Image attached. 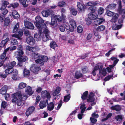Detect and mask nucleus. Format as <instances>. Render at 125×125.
Segmentation results:
<instances>
[{
    "mask_svg": "<svg viewBox=\"0 0 125 125\" xmlns=\"http://www.w3.org/2000/svg\"><path fill=\"white\" fill-rule=\"evenodd\" d=\"M106 12L107 13V15L111 17L114 14V12L110 11L109 10H106Z\"/></svg>",
    "mask_w": 125,
    "mask_h": 125,
    "instance_id": "obj_56",
    "label": "nucleus"
},
{
    "mask_svg": "<svg viewBox=\"0 0 125 125\" xmlns=\"http://www.w3.org/2000/svg\"><path fill=\"white\" fill-rule=\"evenodd\" d=\"M3 9V10L0 9V10L1 11V14L5 15L8 13V11L7 9H6V8L4 9Z\"/></svg>",
    "mask_w": 125,
    "mask_h": 125,
    "instance_id": "obj_55",
    "label": "nucleus"
},
{
    "mask_svg": "<svg viewBox=\"0 0 125 125\" xmlns=\"http://www.w3.org/2000/svg\"><path fill=\"white\" fill-rule=\"evenodd\" d=\"M9 2L6 0H3L1 2V6L0 9L3 10L7 7V5H9Z\"/></svg>",
    "mask_w": 125,
    "mask_h": 125,
    "instance_id": "obj_20",
    "label": "nucleus"
},
{
    "mask_svg": "<svg viewBox=\"0 0 125 125\" xmlns=\"http://www.w3.org/2000/svg\"><path fill=\"white\" fill-rule=\"evenodd\" d=\"M24 54L23 51H17L15 52L14 55L18 61L25 62L28 60V58L26 56L24 55Z\"/></svg>",
    "mask_w": 125,
    "mask_h": 125,
    "instance_id": "obj_4",
    "label": "nucleus"
},
{
    "mask_svg": "<svg viewBox=\"0 0 125 125\" xmlns=\"http://www.w3.org/2000/svg\"><path fill=\"white\" fill-rule=\"evenodd\" d=\"M97 10L96 7L94 6H90L88 8V10L90 11V13H94Z\"/></svg>",
    "mask_w": 125,
    "mask_h": 125,
    "instance_id": "obj_30",
    "label": "nucleus"
},
{
    "mask_svg": "<svg viewBox=\"0 0 125 125\" xmlns=\"http://www.w3.org/2000/svg\"><path fill=\"white\" fill-rule=\"evenodd\" d=\"M18 47L17 49L18 50L17 51H23V46L22 45L20 44L18 45L17 46Z\"/></svg>",
    "mask_w": 125,
    "mask_h": 125,
    "instance_id": "obj_64",
    "label": "nucleus"
},
{
    "mask_svg": "<svg viewBox=\"0 0 125 125\" xmlns=\"http://www.w3.org/2000/svg\"><path fill=\"white\" fill-rule=\"evenodd\" d=\"M41 96L42 98H46L48 99H49L51 97L50 93L46 90L42 91L41 93Z\"/></svg>",
    "mask_w": 125,
    "mask_h": 125,
    "instance_id": "obj_14",
    "label": "nucleus"
},
{
    "mask_svg": "<svg viewBox=\"0 0 125 125\" xmlns=\"http://www.w3.org/2000/svg\"><path fill=\"white\" fill-rule=\"evenodd\" d=\"M115 119L117 121H121L123 119L122 116L121 115H118L117 116H115Z\"/></svg>",
    "mask_w": 125,
    "mask_h": 125,
    "instance_id": "obj_49",
    "label": "nucleus"
},
{
    "mask_svg": "<svg viewBox=\"0 0 125 125\" xmlns=\"http://www.w3.org/2000/svg\"><path fill=\"white\" fill-rule=\"evenodd\" d=\"M85 7L86 6L84 4H83L79 2H77V9L80 13L83 12Z\"/></svg>",
    "mask_w": 125,
    "mask_h": 125,
    "instance_id": "obj_7",
    "label": "nucleus"
},
{
    "mask_svg": "<svg viewBox=\"0 0 125 125\" xmlns=\"http://www.w3.org/2000/svg\"><path fill=\"white\" fill-rule=\"evenodd\" d=\"M4 26H8L10 23V19L8 17H6L5 18L4 20Z\"/></svg>",
    "mask_w": 125,
    "mask_h": 125,
    "instance_id": "obj_28",
    "label": "nucleus"
},
{
    "mask_svg": "<svg viewBox=\"0 0 125 125\" xmlns=\"http://www.w3.org/2000/svg\"><path fill=\"white\" fill-rule=\"evenodd\" d=\"M27 98L26 95L22 94L20 92L14 93L12 94L11 96L12 102L18 106L21 105L22 101H25Z\"/></svg>",
    "mask_w": 125,
    "mask_h": 125,
    "instance_id": "obj_1",
    "label": "nucleus"
},
{
    "mask_svg": "<svg viewBox=\"0 0 125 125\" xmlns=\"http://www.w3.org/2000/svg\"><path fill=\"white\" fill-rule=\"evenodd\" d=\"M122 26V25L120 24L117 25L116 24L113 25L112 27V29L113 30H118L121 29Z\"/></svg>",
    "mask_w": 125,
    "mask_h": 125,
    "instance_id": "obj_27",
    "label": "nucleus"
},
{
    "mask_svg": "<svg viewBox=\"0 0 125 125\" xmlns=\"http://www.w3.org/2000/svg\"><path fill=\"white\" fill-rule=\"evenodd\" d=\"M90 120L91 122L93 123V125L97 121V120L96 119L92 117L90 118Z\"/></svg>",
    "mask_w": 125,
    "mask_h": 125,
    "instance_id": "obj_60",
    "label": "nucleus"
},
{
    "mask_svg": "<svg viewBox=\"0 0 125 125\" xmlns=\"http://www.w3.org/2000/svg\"><path fill=\"white\" fill-rule=\"evenodd\" d=\"M30 69L31 71L35 74L37 73L38 71L41 70L40 67L34 64H31Z\"/></svg>",
    "mask_w": 125,
    "mask_h": 125,
    "instance_id": "obj_6",
    "label": "nucleus"
},
{
    "mask_svg": "<svg viewBox=\"0 0 125 125\" xmlns=\"http://www.w3.org/2000/svg\"><path fill=\"white\" fill-rule=\"evenodd\" d=\"M88 17L92 20H95L98 17V16L95 13H90L89 14Z\"/></svg>",
    "mask_w": 125,
    "mask_h": 125,
    "instance_id": "obj_15",
    "label": "nucleus"
},
{
    "mask_svg": "<svg viewBox=\"0 0 125 125\" xmlns=\"http://www.w3.org/2000/svg\"><path fill=\"white\" fill-rule=\"evenodd\" d=\"M42 30H44L43 32L45 34V35L49 36V31L48 29H46V28L45 29H42Z\"/></svg>",
    "mask_w": 125,
    "mask_h": 125,
    "instance_id": "obj_63",
    "label": "nucleus"
},
{
    "mask_svg": "<svg viewBox=\"0 0 125 125\" xmlns=\"http://www.w3.org/2000/svg\"><path fill=\"white\" fill-rule=\"evenodd\" d=\"M20 3L21 4L24 8L27 7L28 6V4H26V1L27 0H18Z\"/></svg>",
    "mask_w": 125,
    "mask_h": 125,
    "instance_id": "obj_38",
    "label": "nucleus"
},
{
    "mask_svg": "<svg viewBox=\"0 0 125 125\" xmlns=\"http://www.w3.org/2000/svg\"><path fill=\"white\" fill-rule=\"evenodd\" d=\"M30 71L26 68L24 69L23 74L24 76H29L30 74Z\"/></svg>",
    "mask_w": 125,
    "mask_h": 125,
    "instance_id": "obj_33",
    "label": "nucleus"
},
{
    "mask_svg": "<svg viewBox=\"0 0 125 125\" xmlns=\"http://www.w3.org/2000/svg\"><path fill=\"white\" fill-rule=\"evenodd\" d=\"M35 20L36 21L34 22V23L41 32H42V29H45L47 27L46 25L44 23V20L39 16L36 17Z\"/></svg>",
    "mask_w": 125,
    "mask_h": 125,
    "instance_id": "obj_3",
    "label": "nucleus"
},
{
    "mask_svg": "<svg viewBox=\"0 0 125 125\" xmlns=\"http://www.w3.org/2000/svg\"><path fill=\"white\" fill-rule=\"evenodd\" d=\"M12 73V78L14 80H16L17 79V76L18 73V71L17 70H16L15 71H13Z\"/></svg>",
    "mask_w": 125,
    "mask_h": 125,
    "instance_id": "obj_36",
    "label": "nucleus"
},
{
    "mask_svg": "<svg viewBox=\"0 0 125 125\" xmlns=\"http://www.w3.org/2000/svg\"><path fill=\"white\" fill-rule=\"evenodd\" d=\"M116 4L114 3H112L106 7L105 9L106 10H112L114 9L115 8Z\"/></svg>",
    "mask_w": 125,
    "mask_h": 125,
    "instance_id": "obj_24",
    "label": "nucleus"
},
{
    "mask_svg": "<svg viewBox=\"0 0 125 125\" xmlns=\"http://www.w3.org/2000/svg\"><path fill=\"white\" fill-rule=\"evenodd\" d=\"M35 107L33 106H31L29 107L26 110L25 114L27 116L32 114L35 110Z\"/></svg>",
    "mask_w": 125,
    "mask_h": 125,
    "instance_id": "obj_9",
    "label": "nucleus"
},
{
    "mask_svg": "<svg viewBox=\"0 0 125 125\" xmlns=\"http://www.w3.org/2000/svg\"><path fill=\"white\" fill-rule=\"evenodd\" d=\"M105 22V19L103 18H97L94 22V24L96 26L99 25Z\"/></svg>",
    "mask_w": 125,
    "mask_h": 125,
    "instance_id": "obj_11",
    "label": "nucleus"
},
{
    "mask_svg": "<svg viewBox=\"0 0 125 125\" xmlns=\"http://www.w3.org/2000/svg\"><path fill=\"white\" fill-rule=\"evenodd\" d=\"M24 24L25 27L29 29L33 30L34 28L33 24L29 21H24Z\"/></svg>",
    "mask_w": 125,
    "mask_h": 125,
    "instance_id": "obj_12",
    "label": "nucleus"
},
{
    "mask_svg": "<svg viewBox=\"0 0 125 125\" xmlns=\"http://www.w3.org/2000/svg\"><path fill=\"white\" fill-rule=\"evenodd\" d=\"M53 11L50 9H47L45 10H43L42 12V16L45 17H47L49 15H52Z\"/></svg>",
    "mask_w": 125,
    "mask_h": 125,
    "instance_id": "obj_8",
    "label": "nucleus"
},
{
    "mask_svg": "<svg viewBox=\"0 0 125 125\" xmlns=\"http://www.w3.org/2000/svg\"><path fill=\"white\" fill-rule=\"evenodd\" d=\"M65 28L66 30H68L71 32H73V29L72 27H70V25L68 23H66L65 24Z\"/></svg>",
    "mask_w": 125,
    "mask_h": 125,
    "instance_id": "obj_34",
    "label": "nucleus"
},
{
    "mask_svg": "<svg viewBox=\"0 0 125 125\" xmlns=\"http://www.w3.org/2000/svg\"><path fill=\"white\" fill-rule=\"evenodd\" d=\"M26 41L28 44L30 45H33L35 43V39L32 36H30L26 39Z\"/></svg>",
    "mask_w": 125,
    "mask_h": 125,
    "instance_id": "obj_10",
    "label": "nucleus"
},
{
    "mask_svg": "<svg viewBox=\"0 0 125 125\" xmlns=\"http://www.w3.org/2000/svg\"><path fill=\"white\" fill-rule=\"evenodd\" d=\"M105 29V26L103 25L98 26L96 28V30L98 31H101L104 30Z\"/></svg>",
    "mask_w": 125,
    "mask_h": 125,
    "instance_id": "obj_32",
    "label": "nucleus"
},
{
    "mask_svg": "<svg viewBox=\"0 0 125 125\" xmlns=\"http://www.w3.org/2000/svg\"><path fill=\"white\" fill-rule=\"evenodd\" d=\"M19 23H17L14 26L13 30V33H16L11 35L12 37H14L17 38L19 40H21L22 39L21 38L23 34L22 30L20 29L19 28Z\"/></svg>",
    "mask_w": 125,
    "mask_h": 125,
    "instance_id": "obj_2",
    "label": "nucleus"
},
{
    "mask_svg": "<svg viewBox=\"0 0 125 125\" xmlns=\"http://www.w3.org/2000/svg\"><path fill=\"white\" fill-rule=\"evenodd\" d=\"M65 4V2L63 1L59 2L58 3V6L60 7H63Z\"/></svg>",
    "mask_w": 125,
    "mask_h": 125,
    "instance_id": "obj_58",
    "label": "nucleus"
},
{
    "mask_svg": "<svg viewBox=\"0 0 125 125\" xmlns=\"http://www.w3.org/2000/svg\"><path fill=\"white\" fill-rule=\"evenodd\" d=\"M50 38L49 36L45 35L42 37V40L43 41L45 42L49 41Z\"/></svg>",
    "mask_w": 125,
    "mask_h": 125,
    "instance_id": "obj_43",
    "label": "nucleus"
},
{
    "mask_svg": "<svg viewBox=\"0 0 125 125\" xmlns=\"http://www.w3.org/2000/svg\"><path fill=\"white\" fill-rule=\"evenodd\" d=\"M5 18V15L2 14H0V21L2 22Z\"/></svg>",
    "mask_w": 125,
    "mask_h": 125,
    "instance_id": "obj_61",
    "label": "nucleus"
},
{
    "mask_svg": "<svg viewBox=\"0 0 125 125\" xmlns=\"http://www.w3.org/2000/svg\"><path fill=\"white\" fill-rule=\"evenodd\" d=\"M48 58L47 56L41 55L40 60H39V61L40 64L41 66L42 65L44 64V62H45L47 61Z\"/></svg>",
    "mask_w": 125,
    "mask_h": 125,
    "instance_id": "obj_13",
    "label": "nucleus"
},
{
    "mask_svg": "<svg viewBox=\"0 0 125 125\" xmlns=\"http://www.w3.org/2000/svg\"><path fill=\"white\" fill-rule=\"evenodd\" d=\"M13 71V69H11L7 68V69L5 70V71L6 74H8L12 73Z\"/></svg>",
    "mask_w": 125,
    "mask_h": 125,
    "instance_id": "obj_48",
    "label": "nucleus"
},
{
    "mask_svg": "<svg viewBox=\"0 0 125 125\" xmlns=\"http://www.w3.org/2000/svg\"><path fill=\"white\" fill-rule=\"evenodd\" d=\"M77 31L79 33L82 32L83 31V28L82 26H79L77 27Z\"/></svg>",
    "mask_w": 125,
    "mask_h": 125,
    "instance_id": "obj_50",
    "label": "nucleus"
},
{
    "mask_svg": "<svg viewBox=\"0 0 125 125\" xmlns=\"http://www.w3.org/2000/svg\"><path fill=\"white\" fill-rule=\"evenodd\" d=\"M46 102L44 101H42L40 102L39 104V106L41 109H42L46 106Z\"/></svg>",
    "mask_w": 125,
    "mask_h": 125,
    "instance_id": "obj_31",
    "label": "nucleus"
},
{
    "mask_svg": "<svg viewBox=\"0 0 125 125\" xmlns=\"http://www.w3.org/2000/svg\"><path fill=\"white\" fill-rule=\"evenodd\" d=\"M88 102H94L95 100V98L94 97H88V99H87Z\"/></svg>",
    "mask_w": 125,
    "mask_h": 125,
    "instance_id": "obj_52",
    "label": "nucleus"
},
{
    "mask_svg": "<svg viewBox=\"0 0 125 125\" xmlns=\"http://www.w3.org/2000/svg\"><path fill=\"white\" fill-rule=\"evenodd\" d=\"M113 74H112L111 75H108L104 79V80L105 81L109 80L113 76Z\"/></svg>",
    "mask_w": 125,
    "mask_h": 125,
    "instance_id": "obj_51",
    "label": "nucleus"
},
{
    "mask_svg": "<svg viewBox=\"0 0 125 125\" xmlns=\"http://www.w3.org/2000/svg\"><path fill=\"white\" fill-rule=\"evenodd\" d=\"M8 90V87L6 85H4L0 89V93L1 94L4 95L6 93Z\"/></svg>",
    "mask_w": 125,
    "mask_h": 125,
    "instance_id": "obj_19",
    "label": "nucleus"
},
{
    "mask_svg": "<svg viewBox=\"0 0 125 125\" xmlns=\"http://www.w3.org/2000/svg\"><path fill=\"white\" fill-rule=\"evenodd\" d=\"M19 4L17 2H15L13 3L10 4L7 6L8 8H12V9H15L17 8L19 6Z\"/></svg>",
    "mask_w": 125,
    "mask_h": 125,
    "instance_id": "obj_17",
    "label": "nucleus"
},
{
    "mask_svg": "<svg viewBox=\"0 0 125 125\" xmlns=\"http://www.w3.org/2000/svg\"><path fill=\"white\" fill-rule=\"evenodd\" d=\"M83 76V75L80 71H77L75 73L74 78L76 79L81 78Z\"/></svg>",
    "mask_w": 125,
    "mask_h": 125,
    "instance_id": "obj_21",
    "label": "nucleus"
},
{
    "mask_svg": "<svg viewBox=\"0 0 125 125\" xmlns=\"http://www.w3.org/2000/svg\"><path fill=\"white\" fill-rule=\"evenodd\" d=\"M104 10L103 8L102 7L99 8L97 10L98 14L100 15L104 13Z\"/></svg>",
    "mask_w": 125,
    "mask_h": 125,
    "instance_id": "obj_40",
    "label": "nucleus"
},
{
    "mask_svg": "<svg viewBox=\"0 0 125 125\" xmlns=\"http://www.w3.org/2000/svg\"><path fill=\"white\" fill-rule=\"evenodd\" d=\"M60 103L58 104L56 110H59L62 105V100H60L59 101Z\"/></svg>",
    "mask_w": 125,
    "mask_h": 125,
    "instance_id": "obj_62",
    "label": "nucleus"
},
{
    "mask_svg": "<svg viewBox=\"0 0 125 125\" xmlns=\"http://www.w3.org/2000/svg\"><path fill=\"white\" fill-rule=\"evenodd\" d=\"M55 18L59 22H62L63 20V18H62L61 16L59 15H55Z\"/></svg>",
    "mask_w": 125,
    "mask_h": 125,
    "instance_id": "obj_41",
    "label": "nucleus"
},
{
    "mask_svg": "<svg viewBox=\"0 0 125 125\" xmlns=\"http://www.w3.org/2000/svg\"><path fill=\"white\" fill-rule=\"evenodd\" d=\"M70 11L71 13L73 15H76L77 14V11L75 9L72 8L70 10Z\"/></svg>",
    "mask_w": 125,
    "mask_h": 125,
    "instance_id": "obj_46",
    "label": "nucleus"
},
{
    "mask_svg": "<svg viewBox=\"0 0 125 125\" xmlns=\"http://www.w3.org/2000/svg\"><path fill=\"white\" fill-rule=\"evenodd\" d=\"M110 109L112 110H115L116 111H120L121 110V108L118 105H116L111 107Z\"/></svg>",
    "mask_w": 125,
    "mask_h": 125,
    "instance_id": "obj_26",
    "label": "nucleus"
},
{
    "mask_svg": "<svg viewBox=\"0 0 125 125\" xmlns=\"http://www.w3.org/2000/svg\"><path fill=\"white\" fill-rule=\"evenodd\" d=\"M16 64V62L14 61H13L11 63L10 62L7 64L6 66L7 68H10L11 69H13V68Z\"/></svg>",
    "mask_w": 125,
    "mask_h": 125,
    "instance_id": "obj_23",
    "label": "nucleus"
},
{
    "mask_svg": "<svg viewBox=\"0 0 125 125\" xmlns=\"http://www.w3.org/2000/svg\"><path fill=\"white\" fill-rule=\"evenodd\" d=\"M58 28L62 32H63L65 31V28L62 25H58Z\"/></svg>",
    "mask_w": 125,
    "mask_h": 125,
    "instance_id": "obj_53",
    "label": "nucleus"
},
{
    "mask_svg": "<svg viewBox=\"0 0 125 125\" xmlns=\"http://www.w3.org/2000/svg\"><path fill=\"white\" fill-rule=\"evenodd\" d=\"M50 46V47L53 49H55V48L58 46L56 42L54 41L51 42Z\"/></svg>",
    "mask_w": 125,
    "mask_h": 125,
    "instance_id": "obj_35",
    "label": "nucleus"
},
{
    "mask_svg": "<svg viewBox=\"0 0 125 125\" xmlns=\"http://www.w3.org/2000/svg\"><path fill=\"white\" fill-rule=\"evenodd\" d=\"M26 84L24 83H21L19 84L18 87L20 89H22L25 88L26 86Z\"/></svg>",
    "mask_w": 125,
    "mask_h": 125,
    "instance_id": "obj_47",
    "label": "nucleus"
},
{
    "mask_svg": "<svg viewBox=\"0 0 125 125\" xmlns=\"http://www.w3.org/2000/svg\"><path fill=\"white\" fill-rule=\"evenodd\" d=\"M41 56V55L37 52H33L32 54V57L35 60V63L37 64H39V60H40Z\"/></svg>",
    "mask_w": 125,
    "mask_h": 125,
    "instance_id": "obj_5",
    "label": "nucleus"
},
{
    "mask_svg": "<svg viewBox=\"0 0 125 125\" xmlns=\"http://www.w3.org/2000/svg\"><path fill=\"white\" fill-rule=\"evenodd\" d=\"M69 22L71 27L73 28L74 30V29L76 28L77 27L75 21L73 19H70Z\"/></svg>",
    "mask_w": 125,
    "mask_h": 125,
    "instance_id": "obj_16",
    "label": "nucleus"
},
{
    "mask_svg": "<svg viewBox=\"0 0 125 125\" xmlns=\"http://www.w3.org/2000/svg\"><path fill=\"white\" fill-rule=\"evenodd\" d=\"M54 107V104L52 102H50L49 104H48V109L50 111L52 110Z\"/></svg>",
    "mask_w": 125,
    "mask_h": 125,
    "instance_id": "obj_25",
    "label": "nucleus"
},
{
    "mask_svg": "<svg viewBox=\"0 0 125 125\" xmlns=\"http://www.w3.org/2000/svg\"><path fill=\"white\" fill-rule=\"evenodd\" d=\"M99 73L101 74L103 76H105L106 74V70L105 68H103L102 70L100 69Z\"/></svg>",
    "mask_w": 125,
    "mask_h": 125,
    "instance_id": "obj_45",
    "label": "nucleus"
},
{
    "mask_svg": "<svg viewBox=\"0 0 125 125\" xmlns=\"http://www.w3.org/2000/svg\"><path fill=\"white\" fill-rule=\"evenodd\" d=\"M92 19L88 18L86 20V23L88 25H89L92 23Z\"/></svg>",
    "mask_w": 125,
    "mask_h": 125,
    "instance_id": "obj_59",
    "label": "nucleus"
},
{
    "mask_svg": "<svg viewBox=\"0 0 125 125\" xmlns=\"http://www.w3.org/2000/svg\"><path fill=\"white\" fill-rule=\"evenodd\" d=\"M25 92L30 95H31L33 94V92H32L31 88L30 86H28L27 87Z\"/></svg>",
    "mask_w": 125,
    "mask_h": 125,
    "instance_id": "obj_29",
    "label": "nucleus"
},
{
    "mask_svg": "<svg viewBox=\"0 0 125 125\" xmlns=\"http://www.w3.org/2000/svg\"><path fill=\"white\" fill-rule=\"evenodd\" d=\"M88 93V92L87 91H86L84 92L83 93V95L82 96L81 98L83 100L87 99Z\"/></svg>",
    "mask_w": 125,
    "mask_h": 125,
    "instance_id": "obj_37",
    "label": "nucleus"
},
{
    "mask_svg": "<svg viewBox=\"0 0 125 125\" xmlns=\"http://www.w3.org/2000/svg\"><path fill=\"white\" fill-rule=\"evenodd\" d=\"M71 97L70 94L67 95L64 97L63 101L64 102H67L69 101Z\"/></svg>",
    "mask_w": 125,
    "mask_h": 125,
    "instance_id": "obj_44",
    "label": "nucleus"
},
{
    "mask_svg": "<svg viewBox=\"0 0 125 125\" xmlns=\"http://www.w3.org/2000/svg\"><path fill=\"white\" fill-rule=\"evenodd\" d=\"M9 40V38L7 37L6 39L2 40L1 41L0 43V45L1 46L4 47V48H5L6 47L5 45L7 43Z\"/></svg>",
    "mask_w": 125,
    "mask_h": 125,
    "instance_id": "obj_22",
    "label": "nucleus"
},
{
    "mask_svg": "<svg viewBox=\"0 0 125 125\" xmlns=\"http://www.w3.org/2000/svg\"><path fill=\"white\" fill-rule=\"evenodd\" d=\"M88 68L86 66H84L82 69V71L83 73H86L88 72Z\"/></svg>",
    "mask_w": 125,
    "mask_h": 125,
    "instance_id": "obj_54",
    "label": "nucleus"
},
{
    "mask_svg": "<svg viewBox=\"0 0 125 125\" xmlns=\"http://www.w3.org/2000/svg\"><path fill=\"white\" fill-rule=\"evenodd\" d=\"M10 43L12 45H17L18 44V42L17 39L12 38L11 39Z\"/></svg>",
    "mask_w": 125,
    "mask_h": 125,
    "instance_id": "obj_42",
    "label": "nucleus"
},
{
    "mask_svg": "<svg viewBox=\"0 0 125 125\" xmlns=\"http://www.w3.org/2000/svg\"><path fill=\"white\" fill-rule=\"evenodd\" d=\"M60 90L61 88L59 86L57 87L56 90L53 94V96H56L60 93Z\"/></svg>",
    "mask_w": 125,
    "mask_h": 125,
    "instance_id": "obj_39",
    "label": "nucleus"
},
{
    "mask_svg": "<svg viewBox=\"0 0 125 125\" xmlns=\"http://www.w3.org/2000/svg\"><path fill=\"white\" fill-rule=\"evenodd\" d=\"M12 17L15 19H19L20 17V15L18 12L16 10H14L12 11Z\"/></svg>",
    "mask_w": 125,
    "mask_h": 125,
    "instance_id": "obj_18",
    "label": "nucleus"
},
{
    "mask_svg": "<svg viewBox=\"0 0 125 125\" xmlns=\"http://www.w3.org/2000/svg\"><path fill=\"white\" fill-rule=\"evenodd\" d=\"M7 103L4 101H3L1 104V107L3 109H5Z\"/></svg>",
    "mask_w": 125,
    "mask_h": 125,
    "instance_id": "obj_57",
    "label": "nucleus"
}]
</instances>
